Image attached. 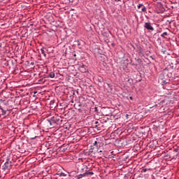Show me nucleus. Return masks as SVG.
Wrapping results in <instances>:
<instances>
[{
    "label": "nucleus",
    "mask_w": 179,
    "mask_h": 179,
    "mask_svg": "<svg viewBox=\"0 0 179 179\" xmlns=\"http://www.w3.org/2000/svg\"><path fill=\"white\" fill-rule=\"evenodd\" d=\"M94 173L90 171H87L84 173H82L81 176L82 177H89V176H93Z\"/></svg>",
    "instance_id": "4"
},
{
    "label": "nucleus",
    "mask_w": 179,
    "mask_h": 179,
    "mask_svg": "<svg viewBox=\"0 0 179 179\" xmlns=\"http://www.w3.org/2000/svg\"><path fill=\"white\" fill-rule=\"evenodd\" d=\"M95 124H98V122H96Z\"/></svg>",
    "instance_id": "19"
},
{
    "label": "nucleus",
    "mask_w": 179,
    "mask_h": 179,
    "mask_svg": "<svg viewBox=\"0 0 179 179\" xmlns=\"http://www.w3.org/2000/svg\"><path fill=\"white\" fill-rule=\"evenodd\" d=\"M127 117H128V115H127Z\"/></svg>",
    "instance_id": "23"
},
{
    "label": "nucleus",
    "mask_w": 179,
    "mask_h": 179,
    "mask_svg": "<svg viewBox=\"0 0 179 179\" xmlns=\"http://www.w3.org/2000/svg\"><path fill=\"white\" fill-rule=\"evenodd\" d=\"M142 6H143V4L138 3V5L137 6V8H138V9H141V8H142Z\"/></svg>",
    "instance_id": "12"
},
{
    "label": "nucleus",
    "mask_w": 179,
    "mask_h": 179,
    "mask_svg": "<svg viewBox=\"0 0 179 179\" xmlns=\"http://www.w3.org/2000/svg\"><path fill=\"white\" fill-rule=\"evenodd\" d=\"M48 122H49L50 125L54 127L55 124L59 122V116H52V117L48 120Z\"/></svg>",
    "instance_id": "1"
},
{
    "label": "nucleus",
    "mask_w": 179,
    "mask_h": 179,
    "mask_svg": "<svg viewBox=\"0 0 179 179\" xmlns=\"http://www.w3.org/2000/svg\"><path fill=\"white\" fill-rule=\"evenodd\" d=\"M80 71H81V72L83 73L86 72V69L85 68V65H82L81 66H80Z\"/></svg>",
    "instance_id": "7"
},
{
    "label": "nucleus",
    "mask_w": 179,
    "mask_h": 179,
    "mask_svg": "<svg viewBox=\"0 0 179 179\" xmlns=\"http://www.w3.org/2000/svg\"><path fill=\"white\" fill-rule=\"evenodd\" d=\"M146 171H148V169H143L141 170V173H146Z\"/></svg>",
    "instance_id": "15"
},
{
    "label": "nucleus",
    "mask_w": 179,
    "mask_h": 179,
    "mask_svg": "<svg viewBox=\"0 0 179 179\" xmlns=\"http://www.w3.org/2000/svg\"><path fill=\"white\" fill-rule=\"evenodd\" d=\"M85 168L87 169V166H85Z\"/></svg>",
    "instance_id": "20"
},
{
    "label": "nucleus",
    "mask_w": 179,
    "mask_h": 179,
    "mask_svg": "<svg viewBox=\"0 0 179 179\" xmlns=\"http://www.w3.org/2000/svg\"><path fill=\"white\" fill-rule=\"evenodd\" d=\"M49 77H50L51 79H54V78H55V73L54 72L49 73Z\"/></svg>",
    "instance_id": "8"
},
{
    "label": "nucleus",
    "mask_w": 179,
    "mask_h": 179,
    "mask_svg": "<svg viewBox=\"0 0 179 179\" xmlns=\"http://www.w3.org/2000/svg\"><path fill=\"white\" fill-rule=\"evenodd\" d=\"M145 29H147V30H150L151 31H155V28L152 26V23L150 22H145L144 24Z\"/></svg>",
    "instance_id": "3"
},
{
    "label": "nucleus",
    "mask_w": 179,
    "mask_h": 179,
    "mask_svg": "<svg viewBox=\"0 0 179 179\" xmlns=\"http://www.w3.org/2000/svg\"><path fill=\"white\" fill-rule=\"evenodd\" d=\"M10 167H12V161H10V159L7 158L6 162L3 165V169L9 170Z\"/></svg>",
    "instance_id": "2"
},
{
    "label": "nucleus",
    "mask_w": 179,
    "mask_h": 179,
    "mask_svg": "<svg viewBox=\"0 0 179 179\" xmlns=\"http://www.w3.org/2000/svg\"><path fill=\"white\" fill-rule=\"evenodd\" d=\"M0 110H1L2 115H6V110H3V108H0Z\"/></svg>",
    "instance_id": "11"
},
{
    "label": "nucleus",
    "mask_w": 179,
    "mask_h": 179,
    "mask_svg": "<svg viewBox=\"0 0 179 179\" xmlns=\"http://www.w3.org/2000/svg\"><path fill=\"white\" fill-rule=\"evenodd\" d=\"M41 54L45 57V58L47 57V54H45V51H44V48L41 49Z\"/></svg>",
    "instance_id": "10"
},
{
    "label": "nucleus",
    "mask_w": 179,
    "mask_h": 179,
    "mask_svg": "<svg viewBox=\"0 0 179 179\" xmlns=\"http://www.w3.org/2000/svg\"><path fill=\"white\" fill-rule=\"evenodd\" d=\"M98 81L101 83V80L99 79Z\"/></svg>",
    "instance_id": "18"
},
{
    "label": "nucleus",
    "mask_w": 179,
    "mask_h": 179,
    "mask_svg": "<svg viewBox=\"0 0 179 179\" xmlns=\"http://www.w3.org/2000/svg\"><path fill=\"white\" fill-rule=\"evenodd\" d=\"M164 36H168L167 32H164V33H162V34L161 35L162 37H164Z\"/></svg>",
    "instance_id": "14"
},
{
    "label": "nucleus",
    "mask_w": 179,
    "mask_h": 179,
    "mask_svg": "<svg viewBox=\"0 0 179 179\" xmlns=\"http://www.w3.org/2000/svg\"><path fill=\"white\" fill-rule=\"evenodd\" d=\"M57 176H59V177H66V174L64 172L57 173Z\"/></svg>",
    "instance_id": "9"
},
{
    "label": "nucleus",
    "mask_w": 179,
    "mask_h": 179,
    "mask_svg": "<svg viewBox=\"0 0 179 179\" xmlns=\"http://www.w3.org/2000/svg\"><path fill=\"white\" fill-rule=\"evenodd\" d=\"M93 145L94 146H96L98 150V153H101L103 151L102 150H99V146H100L101 143L100 142H97V141H95L94 143H93Z\"/></svg>",
    "instance_id": "5"
},
{
    "label": "nucleus",
    "mask_w": 179,
    "mask_h": 179,
    "mask_svg": "<svg viewBox=\"0 0 179 179\" xmlns=\"http://www.w3.org/2000/svg\"><path fill=\"white\" fill-rule=\"evenodd\" d=\"M76 43H77V45H80L81 44H80V41H79V40H77L76 41Z\"/></svg>",
    "instance_id": "16"
},
{
    "label": "nucleus",
    "mask_w": 179,
    "mask_h": 179,
    "mask_svg": "<svg viewBox=\"0 0 179 179\" xmlns=\"http://www.w3.org/2000/svg\"><path fill=\"white\" fill-rule=\"evenodd\" d=\"M78 106H79V107H80V104H79Z\"/></svg>",
    "instance_id": "21"
},
{
    "label": "nucleus",
    "mask_w": 179,
    "mask_h": 179,
    "mask_svg": "<svg viewBox=\"0 0 179 179\" xmlns=\"http://www.w3.org/2000/svg\"><path fill=\"white\" fill-rule=\"evenodd\" d=\"M117 1H121V0H117Z\"/></svg>",
    "instance_id": "24"
},
{
    "label": "nucleus",
    "mask_w": 179,
    "mask_h": 179,
    "mask_svg": "<svg viewBox=\"0 0 179 179\" xmlns=\"http://www.w3.org/2000/svg\"><path fill=\"white\" fill-rule=\"evenodd\" d=\"M76 178L77 179H80V178H83V176H82V174H79L76 176Z\"/></svg>",
    "instance_id": "13"
},
{
    "label": "nucleus",
    "mask_w": 179,
    "mask_h": 179,
    "mask_svg": "<svg viewBox=\"0 0 179 179\" xmlns=\"http://www.w3.org/2000/svg\"><path fill=\"white\" fill-rule=\"evenodd\" d=\"M127 117H128V115H127Z\"/></svg>",
    "instance_id": "22"
},
{
    "label": "nucleus",
    "mask_w": 179,
    "mask_h": 179,
    "mask_svg": "<svg viewBox=\"0 0 179 179\" xmlns=\"http://www.w3.org/2000/svg\"><path fill=\"white\" fill-rule=\"evenodd\" d=\"M130 100H134V98L132 96L129 97Z\"/></svg>",
    "instance_id": "17"
},
{
    "label": "nucleus",
    "mask_w": 179,
    "mask_h": 179,
    "mask_svg": "<svg viewBox=\"0 0 179 179\" xmlns=\"http://www.w3.org/2000/svg\"><path fill=\"white\" fill-rule=\"evenodd\" d=\"M147 10V8H146V6H145L143 4V6L141 7V10L139 11L140 13H143V12H146Z\"/></svg>",
    "instance_id": "6"
}]
</instances>
